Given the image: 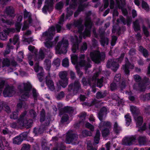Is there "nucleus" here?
<instances>
[{"label":"nucleus","mask_w":150,"mask_h":150,"mask_svg":"<svg viewBox=\"0 0 150 150\" xmlns=\"http://www.w3.org/2000/svg\"><path fill=\"white\" fill-rule=\"evenodd\" d=\"M65 147L63 144H58L57 146L54 148L53 150H64Z\"/></svg>","instance_id":"e2e57ef3"},{"label":"nucleus","mask_w":150,"mask_h":150,"mask_svg":"<svg viewBox=\"0 0 150 150\" xmlns=\"http://www.w3.org/2000/svg\"><path fill=\"white\" fill-rule=\"evenodd\" d=\"M102 130V133L103 137H105L108 135L109 133V129L108 128H103Z\"/></svg>","instance_id":"603ef678"},{"label":"nucleus","mask_w":150,"mask_h":150,"mask_svg":"<svg viewBox=\"0 0 150 150\" xmlns=\"http://www.w3.org/2000/svg\"><path fill=\"white\" fill-rule=\"evenodd\" d=\"M82 135L84 137L91 136L92 135L91 132L84 130L82 132Z\"/></svg>","instance_id":"6e6d98bb"},{"label":"nucleus","mask_w":150,"mask_h":150,"mask_svg":"<svg viewBox=\"0 0 150 150\" xmlns=\"http://www.w3.org/2000/svg\"><path fill=\"white\" fill-rule=\"evenodd\" d=\"M125 119L126 125L127 126H128L131 122V119L129 114H128L125 115Z\"/></svg>","instance_id":"09e8293b"},{"label":"nucleus","mask_w":150,"mask_h":150,"mask_svg":"<svg viewBox=\"0 0 150 150\" xmlns=\"http://www.w3.org/2000/svg\"><path fill=\"white\" fill-rule=\"evenodd\" d=\"M15 91L13 86H6L3 91V94L4 97H11L15 93Z\"/></svg>","instance_id":"ddd939ff"},{"label":"nucleus","mask_w":150,"mask_h":150,"mask_svg":"<svg viewBox=\"0 0 150 150\" xmlns=\"http://www.w3.org/2000/svg\"><path fill=\"white\" fill-rule=\"evenodd\" d=\"M21 24L19 23H17L15 25L16 27L15 29L14 28H10L5 30L6 32V33L8 35L9 33H13L16 32V31L19 32L21 28Z\"/></svg>","instance_id":"4be33fe9"},{"label":"nucleus","mask_w":150,"mask_h":150,"mask_svg":"<svg viewBox=\"0 0 150 150\" xmlns=\"http://www.w3.org/2000/svg\"><path fill=\"white\" fill-rule=\"evenodd\" d=\"M138 114L137 115H134V117L136 124L137 126L139 127L142 125L143 122V119L142 117Z\"/></svg>","instance_id":"a878e982"},{"label":"nucleus","mask_w":150,"mask_h":150,"mask_svg":"<svg viewBox=\"0 0 150 150\" xmlns=\"http://www.w3.org/2000/svg\"><path fill=\"white\" fill-rule=\"evenodd\" d=\"M100 70H99L97 73L95 74L93 76L92 78L88 79L87 82L85 78H84L82 79V82L84 86H87L88 84L91 86L93 84V86H94L97 83V86L100 88L103 85V77H101L100 79H98L97 77L100 75Z\"/></svg>","instance_id":"39448f33"},{"label":"nucleus","mask_w":150,"mask_h":150,"mask_svg":"<svg viewBox=\"0 0 150 150\" xmlns=\"http://www.w3.org/2000/svg\"><path fill=\"white\" fill-rule=\"evenodd\" d=\"M116 7L121 9L123 14L125 15H127V11L126 9L123 8L126 4L125 0H116Z\"/></svg>","instance_id":"dca6fc26"},{"label":"nucleus","mask_w":150,"mask_h":150,"mask_svg":"<svg viewBox=\"0 0 150 150\" xmlns=\"http://www.w3.org/2000/svg\"><path fill=\"white\" fill-rule=\"evenodd\" d=\"M107 109L105 107L102 108L98 113V117L99 119L101 121L103 118L105 117L107 114Z\"/></svg>","instance_id":"cd10ccee"},{"label":"nucleus","mask_w":150,"mask_h":150,"mask_svg":"<svg viewBox=\"0 0 150 150\" xmlns=\"http://www.w3.org/2000/svg\"><path fill=\"white\" fill-rule=\"evenodd\" d=\"M17 108L18 109H21L23 108L25 109H27L28 108L27 105L25 102L24 101H21L20 102L17 104Z\"/></svg>","instance_id":"a19ab883"},{"label":"nucleus","mask_w":150,"mask_h":150,"mask_svg":"<svg viewBox=\"0 0 150 150\" xmlns=\"http://www.w3.org/2000/svg\"><path fill=\"white\" fill-rule=\"evenodd\" d=\"M124 55V53H122L120 57L117 59L109 60L106 65L107 67L108 68H111L114 71H116L119 67L118 63H120L122 62Z\"/></svg>","instance_id":"6e6552de"},{"label":"nucleus","mask_w":150,"mask_h":150,"mask_svg":"<svg viewBox=\"0 0 150 150\" xmlns=\"http://www.w3.org/2000/svg\"><path fill=\"white\" fill-rule=\"evenodd\" d=\"M85 127L86 128L89 129L91 131H94V126L88 122H87L85 124Z\"/></svg>","instance_id":"0e129e2a"},{"label":"nucleus","mask_w":150,"mask_h":150,"mask_svg":"<svg viewBox=\"0 0 150 150\" xmlns=\"http://www.w3.org/2000/svg\"><path fill=\"white\" fill-rule=\"evenodd\" d=\"M142 21V20L141 18H139L137 19L133 24V27L135 31H137L140 30V26L139 23Z\"/></svg>","instance_id":"c756f323"},{"label":"nucleus","mask_w":150,"mask_h":150,"mask_svg":"<svg viewBox=\"0 0 150 150\" xmlns=\"http://www.w3.org/2000/svg\"><path fill=\"white\" fill-rule=\"evenodd\" d=\"M134 77L136 82H139L138 84L137 83L134 84L133 86L134 89L143 91L146 88H150V81L146 77H144L142 81L141 77L138 75H134Z\"/></svg>","instance_id":"20e7f679"},{"label":"nucleus","mask_w":150,"mask_h":150,"mask_svg":"<svg viewBox=\"0 0 150 150\" xmlns=\"http://www.w3.org/2000/svg\"><path fill=\"white\" fill-rule=\"evenodd\" d=\"M80 89V85L77 80L75 81L74 85L71 84L69 86L68 91L71 94H75L76 93L78 90Z\"/></svg>","instance_id":"4468645a"},{"label":"nucleus","mask_w":150,"mask_h":150,"mask_svg":"<svg viewBox=\"0 0 150 150\" xmlns=\"http://www.w3.org/2000/svg\"><path fill=\"white\" fill-rule=\"evenodd\" d=\"M31 86L30 83H24L18 87L20 92L22 93L21 98L22 100H26L30 95V90Z\"/></svg>","instance_id":"423d86ee"},{"label":"nucleus","mask_w":150,"mask_h":150,"mask_svg":"<svg viewBox=\"0 0 150 150\" xmlns=\"http://www.w3.org/2000/svg\"><path fill=\"white\" fill-rule=\"evenodd\" d=\"M23 141L22 139L19 136L15 137L13 139V142L15 144H19Z\"/></svg>","instance_id":"49530a36"},{"label":"nucleus","mask_w":150,"mask_h":150,"mask_svg":"<svg viewBox=\"0 0 150 150\" xmlns=\"http://www.w3.org/2000/svg\"><path fill=\"white\" fill-rule=\"evenodd\" d=\"M78 138L77 134L73 133L72 131H69L67 134L66 142L68 144L71 143L74 144H77L78 143L77 141Z\"/></svg>","instance_id":"9d476101"},{"label":"nucleus","mask_w":150,"mask_h":150,"mask_svg":"<svg viewBox=\"0 0 150 150\" xmlns=\"http://www.w3.org/2000/svg\"><path fill=\"white\" fill-rule=\"evenodd\" d=\"M107 94V92L106 91L103 92H98L96 93V97L98 99L101 98L105 96Z\"/></svg>","instance_id":"ea45409f"},{"label":"nucleus","mask_w":150,"mask_h":150,"mask_svg":"<svg viewBox=\"0 0 150 150\" xmlns=\"http://www.w3.org/2000/svg\"><path fill=\"white\" fill-rule=\"evenodd\" d=\"M23 53L22 52H20L18 55V60L19 62H21L23 61Z\"/></svg>","instance_id":"680f3d73"},{"label":"nucleus","mask_w":150,"mask_h":150,"mask_svg":"<svg viewBox=\"0 0 150 150\" xmlns=\"http://www.w3.org/2000/svg\"><path fill=\"white\" fill-rule=\"evenodd\" d=\"M64 14L63 13L61 16L59 22V24H57L56 25V28L57 32L59 33L60 30L62 29V27L61 25V24L63 23L64 21Z\"/></svg>","instance_id":"7c9ffc66"},{"label":"nucleus","mask_w":150,"mask_h":150,"mask_svg":"<svg viewBox=\"0 0 150 150\" xmlns=\"http://www.w3.org/2000/svg\"><path fill=\"white\" fill-rule=\"evenodd\" d=\"M44 65L45 69L49 71L51 67V61L48 59H46L44 62Z\"/></svg>","instance_id":"f704fd0d"},{"label":"nucleus","mask_w":150,"mask_h":150,"mask_svg":"<svg viewBox=\"0 0 150 150\" xmlns=\"http://www.w3.org/2000/svg\"><path fill=\"white\" fill-rule=\"evenodd\" d=\"M20 122L18 120L17 122H13L10 124L11 127L13 128H21L22 126H20L19 124Z\"/></svg>","instance_id":"864d4df0"},{"label":"nucleus","mask_w":150,"mask_h":150,"mask_svg":"<svg viewBox=\"0 0 150 150\" xmlns=\"http://www.w3.org/2000/svg\"><path fill=\"white\" fill-rule=\"evenodd\" d=\"M121 74H116L114 78V82L117 83V85H119V84H121L122 82L121 83Z\"/></svg>","instance_id":"8fccbe9b"},{"label":"nucleus","mask_w":150,"mask_h":150,"mask_svg":"<svg viewBox=\"0 0 150 150\" xmlns=\"http://www.w3.org/2000/svg\"><path fill=\"white\" fill-rule=\"evenodd\" d=\"M73 111V108L71 107H66L60 110L59 115H62L63 114V116L62 117L61 120L59 125L61 127H62L64 125L66 126V123L68 122L69 120V117L68 115L65 113H71Z\"/></svg>","instance_id":"0eeeda50"},{"label":"nucleus","mask_w":150,"mask_h":150,"mask_svg":"<svg viewBox=\"0 0 150 150\" xmlns=\"http://www.w3.org/2000/svg\"><path fill=\"white\" fill-rule=\"evenodd\" d=\"M134 68L133 64H131L129 62L126 61L125 65H123L122 68L124 70L125 74L129 75V71L128 69H133Z\"/></svg>","instance_id":"6ab92c4d"},{"label":"nucleus","mask_w":150,"mask_h":150,"mask_svg":"<svg viewBox=\"0 0 150 150\" xmlns=\"http://www.w3.org/2000/svg\"><path fill=\"white\" fill-rule=\"evenodd\" d=\"M27 113L26 111L25 110L21 114L18 120L20 122H24L27 120Z\"/></svg>","instance_id":"473e14b6"},{"label":"nucleus","mask_w":150,"mask_h":150,"mask_svg":"<svg viewBox=\"0 0 150 150\" xmlns=\"http://www.w3.org/2000/svg\"><path fill=\"white\" fill-rule=\"evenodd\" d=\"M91 14L90 11L86 13L84 23L86 28L83 33H82V31L83 29L84 25L82 24L83 20L81 18L78 20L74 21L73 24L69 23L66 25L69 29H70L73 25L77 27L78 29L77 35H75L74 38L72 36L71 37V41L72 42V50L74 53L76 52L78 50L79 44L81 41L82 37L85 38L87 37L90 36L91 30L93 25L92 22L89 17Z\"/></svg>","instance_id":"f257e3e1"},{"label":"nucleus","mask_w":150,"mask_h":150,"mask_svg":"<svg viewBox=\"0 0 150 150\" xmlns=\"http://www.w3.org/2000/svg\"><path fill=\"white\" fill-rule=\"evenodd\" d=\"M33 123V120L32 119H29L28 120H27L24 122H21L19 125L22 127H25L27 128H29L31 126Z\"/></svg>","instance_id":"bb28decb"},{"label":"nucleus","mask_w":150,"mask_h":150,"mask_svg":"<svg viewBox=\"0 0 150 150\" xmlns=\"http://www.w3.org/2000/svg\"><path fill=\"white\" fill-rule=\"evenodd\" d=\"M140 98L144 100H150V93L141 95Z\"/></svg>","instance_id":"de8ad7c7"},{"label":"nucleus","mask_w":150,"mask_h":150,"mask_svg":"<svg viewBox=\"0 0 150 150\" xmlns=\"http://www.w3.org/2000/svg\"><path fill=\"white\" fill-rule=\"evenodd\" d=\"M4 14L9 17H14L15 14L14 8L11 6L6 7L4 11Z\"/></svg>","instance_id":"412c9836"},{"label":"nucleus","mask_w":150,"mask_h":150,"mask_svg":"<svg viewBox=\"0 0 150 150\" xmlns=\"http://www.w3.org/2000/svg\"><path fill=\"white\" fill-rule=\"evenodd\" d=\"M18 111H17L13 112L10 115V118L13 119H16L18 118Z\"/></svg>","instance_id":"13d9d810"},{"label":"nucleus","mask_w":150,"mask_h":150,"mask_svg":"<svg viewBox=\"0 0 150 150\" xmlns=\"http://www.w3.org/2000/svg\"><path fill=\"white\" fill-rule=\"evenodd\" d=\"M117 21L118 23L122 22L125 25L126 24H127V25H129L131 21V19L126 21L122 16H120V19H117Z\"/></svg>","instance_id":"72a5a7b5"},{"label":"nucleus","mask_w":150,"mask_h":150,"mask_svg":"<svg viewBox=\"0 0 150 150\" xmlns=\"http://www.w3.org/2000/svg\"><path fill=\"white\" fill-rule=\"evenodd\" d=\"M111 127V123L109 121H102L100 123L99 125V128L100 129L103 128H108L109 129Z\"/></svg>","instance_id":"c85d7f7f"},{"label":"nucleus","mask_w":150,"mask_h":150,"mask_svg":"<svg viewBox=\"0 0 150 150\" xmlns=\"http://www.w3.org/2000/svg\"><path fill=\"white\" fill-rule=\"evenodd\" d=\"M142 6L143 8L146 11L149 10V8L147 4L145 2L143 1L142 2Z\"/></svg>","instance_id":"052dcab7"},{"label":"nucleus","mask_w":150,"mask_h":150,"mask_svg":"<svg viewBox=\"0 0 150 150\" xmlns=\"http://www.w3.org/2000/svg\"><path fill=\"white\" fill-rule=\"evenodd\" d=\"M130 110L133 114V116H134V115H137L139 113V109L135 106H131Z\"/></svg>","instance_id":"c9c22d12"},{"label":"nucleus","mask_w":150,"mask_h":150,"mask_svg":"<svg viewBox=\"0 0 150 150\" xmlns=\"http://www.w3.org/2000/svg\"><path fill=\"white\" fill-rule=\"evenodd\" d=\"M68 79H60L59 81V83L64 88L68 85Z\"/></svg>","instance_id":"e433bc0d"},{"label":"nucleus","mask_w":150,"mask_h":150,"mask_svg":"<svg viewBox=\"0 0 150 150\" xmlns=\"http://www.w3.org/2000/svg\"><path fill=\"white\" fill-rule=\"evenodd\" d=\"M2 67H8L11 64L13 66H16L17 65L16 62L15 61H13L11 63L10 60L8 58H6L3 59L2 61Z\"/></svg>","instance_id":"aec40b11"},{"label":"nucleus","mask_w":150,"mask_h":150,"mask_svg":"<svg viewBox=\"0 0 150 150\" xmlns=\"http://www.w3.org/2000/svg\"><path fill=\"white\" fill-rule=\"evenodd\" d=\"M65 94L63 91H61L58 93L56 96L58 100H60L64 96Z\"/></svg>","instance_id":"bf43d9fd"},{"label":"nucleus","mask_w":150,"mask_h":150,"mask_svg":"<svg viewBox=\"0 0 150 150\" xmlns=\"http://www.w3.org/2000/svg\"><path fill=\"white\" fill-rule=\"evenodd\" d=\"M34 69L35 72H40L37 75L39 81L41 82L42 80V77L44 75L43 68L42 67L39 66L38 63H37L34 66Z\"/></svg>","instance_id":"f3484780"},{"label":"nucleus","mask_w":150,"mask_h":150,"mask_svg":"<svg viewBox=\"0 0 150 150\" xmlns=\"http://www.w3.org/2000/svg\"><path fill=\"white\" fill-rule=\"evenodd\" d=\"M40 121L42 122L45 121V111L44 110H42L40 113Z\"/></svg>","instance_id":"338daca9"},{"label":"nucleus","mask_w":150,"mask_h":150,"mask_svg":"<svg viewBox=\"0 0 150 150\" xmlns=\"http://www.w3.org/2000/svg\"><path fill=\"white\" fill-rule=\"evenodd\" d=\"M54 0H46L45 5L42 9L43 12L45 13L47 11H51L53 9Z\"/></svg>","instance_id":"2eb2a0df"},{"label":"nucleus","mask_w":150,"mask_h":150,"mask_svg":"<svg viewBox=\"0 0 150 150\" xmlns=\"http://www.w3.org/2000/svg\"><path fill=\"white\" fill-rule=\"evenodd\" d=\"M63 2L60 1L56 4L55 8L56 9L60 10L63 8Z\"/></svg>","instance_id":"69168bd1"},{"label":"nucleus","mask_w":150,"mask_h":150,"mask_svg":"<svg viewBox=\"0 0 150 150\" xmlns=\"http://www.w3.org/2000/svg\"><path fill=\"white\" fill-rule=\"evenodd\" d=\"M8 34L6 33L5 30L3 32L0 33V39L3 40H5L7 38V35Z\"/></svg>","instance_id":"37998d69"},{"label":"nucleus","mask_w":150,"mask_h":150,"mask_svg":"<svg viewBox=\"0 0 150 150\" xmlns=\"http://www.w3.org/2000/svg\"><path fill=\"white\" fill-rule=\"evenodd\" d=\"M135 139L134 136L125 137L122 140V144L126 145H130L134 142Z\"/></svg>","instance_id":"a211bd4d"},{"label":"nucleus","mask_w":150,"mask_h":150,"mask_svg":"<svg viewBox=\"0 0 150 150\" xmlns=\"http://www.w3.org/2000/svg\"><path fill=\"white\" fill-rule=\"evenodd\" d=\"M87 48V46L86 42H84L83 43L82 45L80 48V51L81 52L86 50Z\"/></svg>","instance_id":"774afa93"},{"label":"nucleus","mask_w":150,"mask_h":150,"mask_svg":"<svg viewBox=\"0 0 150 150\" xmlns=\"http://www.w3.org/2000/svg\"><path fill=\"white\" fill-rule=\"evenodd\" d=\"M114 130L117 133H118L121 130V128L116 122H115L114 127Z\"/></svg>","instance_id":"4d7b16f0"},{"label":"nucleus","mask_w":150,"mask_h":150,"mask_svg":"<svg viewBox=\"0 0 150 150\" xmlns=\"http://www.w3.org/2000/svg\"><path fill=\"white\" fill-rule=\"evenodd\" d=\"M100 136V132L99 130H97L94 137V142L96 144H98L99 143Z\"/></svg>","instance_id":"c03bdc74"},{"label":"nucleus","mask_w":150,"mask_h":150,"mask_svg":"<svg viewBox=\"0 0 150 150\" xmlns=\"http://www.w3.org/2000/svg\"><path fill=\"white\" fill-rule=\"evenodd\" d=\"M62 65L64 67H69V61L67 58H65L63 60Z\"/></svg>","instance_id":"5fc2aeb1"},{"label":"nucleus","mask_w":150,"mask_h":150,"mask_svg":"<svg viewBox=\"0 0 150 150\" xmlns=\"http://www.w3.org/2000/svg\"><path fill=\"white\" fill-rule=\"evenodd\" d=\"M19 42V38L18 35H16L14 36L13 40L11 38L9 39V42L7 44V46L9 47L11 43H12L13 45H15L17 43L18 44Z\"/></svg>","instance_id":"2f4dec72"},{"label":"nucleus","mask_w":150,"mask_h":150,"mask_svg":"<svg viewBox=\"0 0 150 150\" xmlns=\"http://www.w3.org/2000/svg\"><path fill=\"white\" fill-rule=\"evenodd\" d=\"M32 93L35 101L37 100L38 99L42 100L41 98L40 97L38 93L37 92L36 90L33 89L32 90Z\"/></svg>","instance_id":"79ce46f5"},{"label":"nucleus","mask_w":150,"mask_h":150,"mask_svg":"<svg viewBox=\"0 0 150 150\" xmlns=\"http://www.w3.org/2000/svg\"><path fill=\"white\" fill-rule=\"evenodd\" d=\"M71 57L72 63L74 64H76V68L77 73L80 77L82 76L83 73L79 70L78 68L79 66L84 67L86 70L87 68H90L91 67L88 61V62H87L84 60L85 56L84 54H81L79 57L78 58L77 55L75 54H73L71 55Z\"/></svg>","instance_id":"f03ea898"},{"label":"nucleus","mask_w":150,"mask_h":150,"mask_svg":"<svg viewBox=\"0 0 150 150\" xmlns=\"http://www.w3.org/2000/svg\"><path fill=\"white\" fill-rule=\"evenodd\" d=\"M139 50L142 52L143 56L145 57H147L148 56V53L147 50L145 49H144L143 47L140 46L139 48Z\"/></svg>","instance_id":"a18cd8bd"},{"label":"nucleus","mask_w":150,"mask_h":150,"mask_svg":"<svg viewBox=\"0 0 150 150\" xmlns=\"http://www.w3.org/2000/svg\"><path fill=\"white\" fill-rule=\"evenodd\" d=\"M138 141L140 145H144L146 144L147 140L145 137L140 136L138 139Z\"/></svg>","instance_id":"4c0bfd02"},{"label":"nucleus","mask_w":150,"mask_h":150,"mask_svg":"<svg viewBox=\"0 0 150 150\" xmlns=\"http://www.w3.org/2000/svg\"><path fill=\"white\" fill-rule=\"evenodd\" d=\"M68 45V40H63L62 42L58 43L56 47V49L60 53H65L67 51V49Z\"/></svg>","instance_id":"9b49d317"},{"label":"nucleus","mask_w":150,"mask_h":150,"mask_svg":"<svg viewBox=\"0 0 150 150\" xmlns=\"http://www.w3.org/2000/svg\"><path fill=\"white\" fill-rule=\"evenodd\" d=\"M55 33V27L52 26L49 28L47 31H46L42 34L41 38L42 41L45 40L44 44L47 48H50L53 46V43L51 40Z\"/></svg>","instance_id":"7ed1b4c3"},{"label":"nucleus","mask_w":150,"mask_h":150,"mask_svg":"<svg viewBox=\"0 0 150 150\" xmlns=\"http://www.w3.org/2000/svg\"><path fill=\"white\" fill-rule=\"evenodd\" d=\"M46 83L48 87L51 91H53L55 89L54 83L52 81L50 78V76L46 77Z\"/></svg>","instance_id":"5701e85b"},{"label":"nucleus","mask_w":150,"mask_h":150,"mask_svg":"<svg viewBox=\"0 0 150 150\" xmlns=\"http://www.w3.org/2000/svg\"><path fill=\"white\" fill-rule=\"evenodd\" d=\"M125 82L124 81H122L121 84H119L117 85V83L116 82H113V83H111L110 85L111 89L112 91H113L117 87H119L123 89L125 88Z\"/></svg>","instance_id":"393cba45"},{"label":"nucleus","mask_w":150,"mask_h":150,"mask_svg":"<svg viewBox=\"0 0 150 150\" xmlns=\"http://www.w3.org/2000/svg\"><path fill=\"white\" fill-rule=\"evenodd\" d=\"M108 39L105 37H102L101 38L100 42L102 46H104L105 44L108 45Z\"/></svg>","instance_id":"3c124183"},{"label":"nucleus","mask_w":150,"mask_h":150,"mask_svg":"<svg viewBox=\"0 0 150 150\" xmlns=\"http://www.w3.org/2000/svg\"><path fill=\"white\" fill-rule=\"evenodd\" d=\"M24 18L25 19V21L24 22V25L22 28V30H25L28 27V24L27 22H28L29 24L31 23L32 21L31 18V13L29 12H28L25 9L24 12Z\"/></svg>","instance_id":"f8f14e48"},{"label":"nucleus","mask_w":150,"mask_h":150,"mask_svg":"<svg viewBox=\"0 0 150 150\" xmlns=\"http://www.w3.org/2000/svg\"><path fill=\"white\" fill-rule=\"evenodd\" d=\"M46 50L45 48H41L40 50L38 55L36 56V57H38V58H36V60L37 59L38 61L42 60L45 58V54H46Z\"/></svg>","instance_id":"b1692460"},{"label":"nucleus","mask_w":150,"mask_h":150,"mask_svg":"<svg viewBox=\"0 0 150 150\" xmlns=\"http://www.w3.org/2000/svg\"><path fill=\"white\" fill-rule=\"evenodd\" d=\"M90 56L92 60L96 63H98L104 60L105 54L103 52H100L98 51H94L91 52Z\"/></svg>","instance_id":"1a4fd4ad"},{"label":"nucleus","mask_w":150,"mask_h":150,"mask_svg":"<svg viewBox=\"0 0 150 150\" xmlns=\"http://www.w3.org/2000/svg\"><path fill=\"white\" fill-rule=\"evenodd\" d=\"M67 76V73L65 71H61L59 74V76L61 79H68Z\"/></svg>","instance_id":"58836bf2"}]
</instances>
